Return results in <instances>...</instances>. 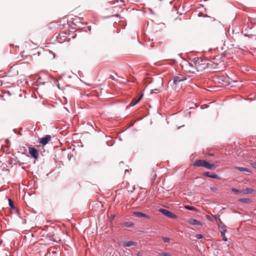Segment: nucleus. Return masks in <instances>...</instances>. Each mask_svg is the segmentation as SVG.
<instances>
[{
  "label": "nucleus",
  "mask_w": 256,
  "mask_h": 256,
  "mask_svg": "<svg viewBox=\"0 0 256 256\" xmlns=\"http://www.w3.org/2000/svg\"><path fill=\"white\" fill-rule=\"evenodd\" d=\"M231 191L234 192L238 193V194H240V193L242 192L241 190H238L236 188H232L231 189Z\"/></svg>",
  "instance_id": "24"
},
{
  "label": "nucleus",
  "mask_w": 256,
  "mask_h": 256,
  "mask_svg": "<svg viewBox=\"0 0 256 256\" xmlns=\"http://www.w3.org/2000/svg\"><path fill=\"white\" fill-rule=\"evenodd\" d=\"M158 256H172L168 252H160V253H158Z\"/></svg>",
  "instance_id": "22"
},
{
  "label": "nucleus",
  "mask_w": 256,
  "mask_h": 256,
  "mask_svg": "<svg viewBox=\"0 0 256 256\" xmlns=\"http://www.w3.org/2000/svg\"><path fill=\"white\" fill-rule=\"evenodd\" d=\"M222 225H219V228L220 229V232L224 231V232H226V226L222 224H221Z\"/></svg>",
  "instance_id": "21"
},
{
  "label": "nucleus",
  "mask_w": 256,
  "mask_h": 256,
  "mask_svg": "<svg viewBox=\"0 0 256 256\" xmlns=\"http://www.w3.org/2000/svg\"><path fill=\"white\" fill-rule=\"evenodd\" d=\"M138 102H137V100H136V98H134L132 100V102H130V103L128 104V106L130 107V106H136L137 104H138Z\"/></svg>",
  "instance_id": "18"
},
{
  "label": "nucleus",
  "mask_w": 256,
  "mask_h": 256,
  "mask_svg": "<svg viewBox=\"0 0 256 256\" xmlns=\"http://www.w3.org/2000/svg\"><path fill=\"white\" fill-rule=\"evenodd\" d=\"M201 16V13H199L198 16Z\"/></svg>",
  "instance_id": "38"
},
{
  "label": "nucleus",
  "mask_w": 256,
  "mask_h": 256,
  "mask_svg": "<svg viewBox=\"0 0 256 256\" xmlns=\"http://www.w3.org/2000/svg\"><path fill=\"white\" fill-rule=\"evenodd\" d=\"M218 80H221L222 81H224V78L223 76H218Z\"/></svg>",
  "instance_id": "29"
},
{
  "label": "nucleus",
  "mask_w": 256,
  "mask_h": 256,
  "mask_svg": "<svg viewBox=\"0 0 256 256\" xmlns=\"http://www.w3.org/2000/svg\"><path fill=\"white\" fill-rule=\"evenodd\" d=\"M254 167L256 168V162H254L253 164Z\"/></svg>",
  "instance_id": "34"
},
{
  "label": "nucleus",
  "mask_w": 256,
  "mask_h": 256,
  "mask_svg": "<svg viewBox=\"0 0 256 256\" xmlns=\"http://www.w3.org/2000/svg\"><path fill=\"white\" fill-rule=\"evenodd\" d=\"M143 96H144V94H142L139 96L138 98H136V100H137V102H139L141 99L143 97Z\"/></svg>",
  "instance_id": "28"
},
{
  "label": "nucleus",
  "mask_w": 256,
  "mask_h": 256,
  "mask_svg": "<svg viewBox=\"0 0 256 256\" xmlns=\"http://www.w3.org/2000/svg\"><path fill=\"white\" fill-rule=\"evenodd\" d=\"M188 222L190 224L193 226H202V223L200 221L194 218L190 219Z\"/></svg>",
  "instance_id": "10"
},
{
  "label": "nucleus",
  "mask_w": 256,
  "mask_h": 256,
  "mask_svg": "<svg viewBox=\"0 0 256 256\" xmlns=\"http://www.w3.org/2000/svg\"><path fill=\"white\" fill-rule=\"evenodd\" d=\"M184 68L186 69V72L188 73L194 74L196 71V66L194 62H186L184 65Z\"/></svg>",
  "instance_id": "2"
},
{
  "label": "nucleus",
  "mask_w": 256,
  "mask_h": 256,
  "mask_svg": "<svg viewBox=\"0 0 256 256\" xmlns=\"http://www.w3.org/2000/svg\"><path fill=\"white\" fill-rule=\"evenodd\" d=\"M51 136L47 134L43 138H42L39 140V142L42 146H45L51 140Z\"/></svg>",
  "instance_id": "5"
},
{
  "label": "nucleus",
  "mask_w": 256,
  "mask_h": 256,
  "mask_svg": "<svg viewBox=\"0 0 256 256\" xmlns=\"http://www.w3.org/2000/svg\"><path fill=\"white\" fill-rule=\"evenodd\" d=\"M187 79V78L182 74L174 76L173 78L174 84L176 85L178 84L179 82H183Z\"/></svg>",
  "instance_id": "4"
},
{
  "label": "nucleus",
  "mask_w": 256,
  "mask_h": 256,
  "mask_svg": "<svg viewBox=\"0 0 256 256\" xmlns=\"http://www.w3.org/2000/svg\"><path fill=\"white\" fill-rule=\"evenodd\" d=\"M156 175L154 174V177L156 178Z\"/></svg>",
  "instance_id": "39"
},
{
  "label": "nucleus",
  "mask_w": 256,
  "mask_h": 256,
  "mask_svg": "<svg viewBox=\"0 0 256 256\" xmlns=\"http://www.w3.org/2000/svg\"><path fill=\"white\" fill-rule=\"evenodd\" d=\"M29 153L32 158L37 159L38 158V150L34 147H30L29 148Z\"/></svg>",
  "instance_id": "7"
},
{
  "label": "nucleus",
  "mask_w": 256,
  "mask_h": 256,
  "mask_svg": "<svg viewBox=\"0 0 256 256\" xmlns=\"http://www.w3.org/2000/svg\"><path fill=\"white\" fill-rule=\"evenodd\" d=\"M239 202L245 203V204H249L250 202V200L248 198H242L239 199Z\"/></svg>",
  "instance_id": "17"
},
{
  "label": "nucleus",
  "mask_w": 256,
  "mask_h": 256,
  "mask_svg": "<svg viewBox=\"0 0 256 256\" xmlns=\"http://www.w3.org/2000/svg\"><path fill=\"white\" fill-rule=\"evenodd\" d=\"M122 246L124 247H130L132 246H136V243L133 241H124Z\"/></svg>",
  "instance_id": "11"
},
{
  "label": "nucleus",
  "mask_w": 256,
  "mask_h": 256,
  "mask_svg": "<svg viewBox=\"0 0 256 256\" xmlns=\"http://www.w3.org/2000/svg\"><path fill=\"white\" fill-rule=\"evenodd\" d=\"M216 187H210V190L212 191H215L216 190Z\"/></svg>",
  "instance_id": "30"
},
{
  "label": "nucleus",
  "mask_w": 256,
  "mask_h": 256,
  "mask_svg": "<svg viewBox=\"0 0 256 256\" xmlns=\"http://www.w3.org/2000/svg\"><path fill=\"white\" fill-rule=\"evenodd\" d=\"M207 160H196L193 163V166H203L206 165Z\"/></svg>",
  "instance_id": "6"
},
{
  "label": "nucleus",
  "mask_w": 256,
  "mask_h": 256,
  "mask_svg": "<svg viewBox=\"0 0 256 256\" xmlns=\"http://www.w3.org/2000/svg\"><path fill=\"white\" fill-rule=\"evenodd\" d=\"M159 211L165 216L170 218L176 219L178 216L174 213L165 208H160Z\"/></svg>",
  "instance_id": "3"
},
{
  "label": "nucleus",
  "mask_w": 256,
  "mask_h": 256,
  "mask_svg": "<svg viewBox=\"0 0 256 256\" xmlns=\"http://www.w3.org/2000/svg\"><path fill=\"white\" fill-rule=\"evenodd\" d=\"M184 208L190 210H196V208L195 207L190 205H186L184 206Z\"/></svg>",
  "instance_id": "20"
},
{
  "label": "nucleus",
  "mask_w": 256,
  "mask_h": 256,
  "mask_svg": "<svg viewBox=\"0 0 256 256\" xmlns=\"http://www.w3.org/2000/svg\"><path fill=\"white\" fill-rule=\"evenodd\" d=\"M162 240H163V241L164 242H169L170 241V238H168V237H164V236H162Z\"/></svg>",
  "instance_id": "25"
},
{
  "label": "nucleus",
  "mask_w": 256,
  "mask_h": 256,
  "mask_svg": "<svg viewBox=\"0 0 256 256\" xmlns=\"http://www.w3.org/2000/svg\"><path fill=\"white\" fill-rule=\"evenodd\" d=\"M136 256H142V254H140V252H138L137 254H136Z\"/></svg>",
  "instance_id": "33"
},
{
  "label": "nucleus",
  "mask_w": 256,
  "mask_h": 256,
  "mask_svg": "<svg viewBox=\"0 0 256 256\" xmlns=\"http://www.w3.org/2000/svg\"><path fill=\"white\" fill-rule=\"evenodd\" d=\"M134 214L138 218H150V216L140 212H134Z\"/></svg>",
  "instance_id": "9"
},
{
  "label": "nucleus",
  "mask_w": 256,
  "mask_h": 256,
  "mask_svg": "<svg viewBox=\"0 0 256 256\" xmlns=\"http://www.w3.org/2000/svg\"><path fill=\"white\" fill-rule=\"evenodd\" d=\"M203 175L205 176L210 178H216V179L220 178V176L218 174H216L214 173L209 172H204L203 174Z\"/></svg>",
  "instance_id": "8"
},
{
  "label": "nucleus",
  "mask_w": 256,
  "mask_h": 256,
  "mask_svg": "<svg viewBox=\"0 0 256 256\" xmlns=\"http://www.w3.org/2000/svg\"><path fill=\"white\" fill-rule=\"evenodd\" d=\"M153 93H154V90H152L150 92V94H152Z\"/></svg>",
  "instance_id": "36"
},
{
  "label": "nucleus",
  "mask_w": 256,
  "mask_h": 256,
  "mask_svg": "<svg viewBox=\"0 0 256 256\" xmlns=\"http://www.w3.org/2000/svg\"><path fill=\"white\" fill-rule=\"evenodd\" d=\"M196 237L198 238V239H202L204 238V236L202 234H198Z\"/></svg>",
  "instance_id": "26"
},
{
  "label": "nucleus",
  "mask_w": 256,
  "mask_h": 256,
  "mask_svg": "<svg viewBox=\"0 0 256 256\" xmlns=\"http://www.w3.org/2000/svg\"><path fill=\"white\" fill-rule=\"evenodd\" d=\"M204 168H208V170H215L216 168V166L214 164H210L208 162V161L206 162V165Z\"/></svg>",
  "instance_id": "13"
},
{
  "label": "nucleus",
  "mask_w": 256,
  "mask_h": 256,
  "mask_svg": "<svg viewBox=\"0 0 256 256\" xmlns=\"http://www.w3.org/2000/svg\"><path fill=\"white\" fill-rule=\"evenodd\" d=\"M154 90H158H158H158V89H155Z\"/></svg>",
  "instance_id": "40"
},
{
  "label": "nucleus",
  "mask_w": 256,
  "mask_h": 256,
  "mask_svg": "<svg viewBox=\"0 0 256 256\" xmlns=\"http://www.w3.org/2000/svg\"><path fill=\"white\" fill-rule=\"evenodd\" d=\"M149 10H150V13H151L152 14H154V12L153 10H152V8H150Z\"/></svg>",
  "instance_id": "32"
},
{
  "label": "nucleus",
  "mask_w": 256,
  "mask_h": 256,
  "mask_svg": "<svg viewBox=\"0 0 256 256\" xmlns=\"http://www.w3.org/2000/svg\"><path fill=\"white\" fill-rule=\"evenodd\" d=\"M8 204L10 208V209L14 210H16V213L19 214H20L19 210L18 209H16L15 206L14 204V203L13 201L10 198H8Z\"/></svg>",
  "instance_id": "12"
},
{
  "label": "nucleus",
  "mask_w": 256,
  "mask_h": 256,
  "mask_svg": "<svg viewBox=\"0 0 256 256\" xmlns=\"http://www.w3.org/2000/svg\"><path fill=\"white\" fill-rule=\"evenodd\" d=\"M18 134L21 135V133L20 132H18Z\"/></svg>",
  "instance_id": "41"
},
{
  "label": "nucleus",
  "mask_w": 256,
  "mask_h": 256,
  "mask_svg": "<svg viewBox=\"0 0 256 256\" xmlns=\"http://www.w3.org/2000/svg\"><path fill=\"white\" fill-rule=\"evenodd\" d=\"M13 131H14V133H16V129H14V130H13Z\"/></svg>",
  "instance_id": "35"
},
{
  "label": "nucleus",
  "mask_w": 256,
  "mask_h": 256,
  "mask_svg": "<svg viewBox=\"0 0 256 256\" xmlns=\"http://www.w3.org/2000/svg\"><path fill=\"white\" fill-rule=\"evenodd\" d=\"M254 192V190L252 188H246L244 190L242 193L244 194H251Z\"/></svg>",
  "instance_id": "14"
},
{
  "label": "nucleus",
  "mask_w": 256,
  "mask_h": 256,
  "mask_svg": "<svg viewBox=\"0 0 256 256\" xmlns=\"http://www.w3.org/2000/svg\"><path fill=\"white\" fill-rule=\"evenodd\" d=\"M206 218L208 220H211V217L208 216V215H206Z\"/></svg>",
  "instance_id": "31"
},
{
  "label": "nucleus",
  "mask_w": 256,
  "mask_h": 256,
  "mask_svg": "<svg viewBox=\"0 0 256 256\" xmlns=\"http://www.w3.org/2000/svg\"><path fill=\"white\" fill-rule=\"evenodd\" d=\"M235 168L241 172H250V170L248 168H246L236 166Z\"/></svg>",
  "instance_id": "15"
},
{
  "label": "nucleus",
  "mask_w": 256,
  "mask_h": 256,
  "mask_svg": "<svg viewBox=\"0 0 256 256\" xmlns=\"http://www.w3.org/2000/svg\"><path fill=\"white\" fill-rule=\"evenodd\" d=\"M143 96H144V94H142L139 96L138 98H136V100H137V102H139L141 99L143 97Z\"/></svg>",
  "instance_id": "27"
},
{
  "label": "nucleus",
  "mask_w": 256,
  "mask_h": 256,
  "mask_svg": "<svg viewBox=\"0 0 256 256\" xmlns=\"http://www.w3.org/2000/svg\"><path fill=\"white\" fill-rule=\"evenodd\" d=\"M6 143H8L10 142L9 140H6Z\"/></svg>",
  "instance_id": "37"
},
{
  "label": "nucleus",
  "mask_w": 256,
  "mask_h": 256,
  "mask_svg": "<svg viewBox=\"0 0 256 256\" xmlns=\"http://www.w3.org/2000/svg\"><path fill=\"white\" fill-rule=\"evenodd\" d=\"M134 224L132 222H125L124 224V226L126 228H131V227L133 226Z\"/></svg>",
  "instance_id": "19"
},
{
  "label": "nucleus",
  "mask_w": 256,
  "mask_h": 256,
  "mask_svg": "<svg viewBox=\"0 0 256 256\" xmlns=\"http://www.w3.org/2000/svg\"><path fill=\"white\" fill-rule=\"evenodd\" d=\"M37 82L40 84L44 85L46 84L49 82V81L48 80H46V81H42V77L39 76L37 80Z\"/></svg>",
  "instance_id": "16"
},
{
  "label": "nucleus",
  "mask_w": 256,
  "mask_h": 256,
  "mask_svg": "<svg viewBox=\"0 0 256 256\" xmlns=\"http://www.w3.org/2000/svg\"><path fill=\"white\" fill-rule=\"evenodd\" d=\"M225 233L226 232H224V230H223L222 232H221V235H222V240L224 241V242H226V241L228 240V238L226 236Z\"/></svg>",
  "instance_id": "23"
},
{
  "label": "nucleus",
  "mask_w": 256,
  "mask_h": 256,
  "mask_svg": "<svg viewBox=\"0 0 256 256\" xmlns=\"http://www.w3.org/2000/svg\"><path fill=\"white\" fill-rule=\"evenodd\" d=\"M192 62L196 66L197 72H202L208 66V60L202 57L195 58Z\"/></svg>",
  "instance_id": "1"
}]
</instances>
